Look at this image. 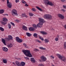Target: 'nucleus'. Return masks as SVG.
<instances>
[{
	"mask_svg": "<svg viewBox=\"0 0 66 66\" xmlns=\"http://www.w3.org/2000/svg\"><path fill=\"white\" fill-rule=\"evenodd\" d=\"M22 51L27 56H29V57H32V55H31L30 50H23Z\"/></svg>",
	"mask_w": 66,
	"mask_h": 66,
	"instance_id": "obj_1",
	"label": "nucleus"
},
{
	"mask_svg": "<svg viewBox=\"0 0 66 66\" xmlns=\"http://www.w3.org/2000/svg\"><path fill=\"white\" fill-rule=\"evenodd\" d=\"M44 2L45 4H47L48 5H50L51 6L54 5V4L52 2L49 1V0H45L44 1Z\"/></svg>",
	"mask_w": 66,
	"mask_h": 66,
	"instance_id": "obj_2",
	"label": "nucleus"
},
{
	"mask_svg": "<svg viewBox=\"0 0 66 66\" xmlns=\"http://www.w3.org/2000/svg\"><path fill=\"white\" fill-rule=\"evenodd\" d=\"M57 56H58L59 58L61 59L62 61H63L64 62H65L66 61V58L65 56H61V55H60L59 54H57Z\"/></svg>",
	"mask_w": 66,
	"mask_h": 66,
	"instance_id": "obj_3",
	"label": "nucleus"
},
{
	"mask_svg": "<svg viewBox=\"0 0 66 66\" xmlns=\"http://www.w3.org/2000/svg\"><path fill=\"white\" fill-rule=\"evenodd\" d=\"M11 13L13 16H14V14L15 16H17L18 15L17 11L15 9H13Z\"/></svg>",
	"mask_w": 66,
	"mask_h": 66,
	"instance_id": "obj_4",
	"label": "nucleus"
},
{
	"mask_svg": "<svg viewBox=\"0 0 66 66\" xmlns=\"http://www.w3.org/2000/svg\"><path fill=\"white\" fill-rule=\"evenodd\" d=\"M38 19L39 22L37 24V27L38 28H40L42 25V19L39 18H38Z\"/></svg>",
	"mask_w": 66,
	"mask_h": 66,
	"instance_id": "obj_5",
	"label": "nucleus"
},
{
	"mask_svg": "<svg viewBox=\"0 0 66 66\" xmlns=\"http://www.w3.org/2000/svg\"><path fill=\"white\" fill-rule=\"evenodd\" d=\"M44 18H47L48 19H51L52 16L49 14H46L44 15Z\"/></svg>",
	"mask_w": 66,
	"mask_h": 66,
	"instance_id": "obj_6",
	"label": "nucleus"
},
{
	"mask_svg": "<svg viewBox=\"0 0 66 66\" xmlns=\"http://www.w3.org/2000/svg\"><path fill=\"white\" fill-rule=\"evenodd\" d=\"M58 17H59L62 19H64V16L62 14H58Z\"/></svg>",
	"mask_w": 66,
	"mask_h": 66,
	"instance_id": "obj_7",
	"label": "nucleus"
},
{
	"mask_svg": "<svg viewBox=\"0 0 66 66\" xmlns=\"http://www.w3.org/2000/svg\"><path fill=\"white\" fill-rule=\"evenodd\" d=\"M42 59L43 62H45L47 60V58L43 55L42 56Z\"/></svg>",
	"mask_w": 66,
	"mask_h": 66,
	"instance_id": "obj_8",
	"label": "nucleus"
},
{
	"mask_svg": "<svg viewBox=\"0 0 66 66\" xmlns=\"http://www.w3.org/2000/svg\"><path fill=\"white\" fill-rule=\"evenodd\" d=\"M2 49L3 51H5V52H7L8 51V49L5 47H3L2 48Z\"/></svg>",
	"mask_w": 66,
	"mask_h": 66,
	"instance_id": "obj_9",
	"label": "nucleus"
},
{
	"mask_svg": "<svg viewBox=\"0 0 66 66\" xmlns=\"http://www.w3.org/2000/svg\"><path fill=\"white\" fill-rule=\"evenodd\" d=\"M7 6L9 8H11L12 7V3H9L7 4Z\"/></svg>",
	"mask_w": 66,
	"mask_h": 66,
	"instance_id": "obj_10",
	"label": "nucleus"
},
{
	"mask_svg": "<svg viewBox=\"0 0 66 66\" xmlns=\"http://www.w3.org/2000/svg\"><path fill=\"white\" fill-rule=\"evenodd\" d=\"M16 64L18 66H21V65L20 64V63L19 62L16 61L15 62Z\"/></svg>",
	"mask_w": 66,
	"mask_h": 66,
	"instance_id": "obj_11",
	"label": "nucleus"
},
{
	"mask_svg": "<svg viewBox=\"0 0 66 66\" xmlns=\"http://www.w3.org/2000/svg\"><path fill=\"white\" fill-rule=\"evenodd\" d=\"M22 29L24 30L25 31H27L28 30L27 27L24 25H23L22 26Z\"/></svg>",
	"mask_w": 66,
	"mask_h": 66,
	"instance_id": "obj_12",
	"label": "nucleus"
},
{
	"mask_svg": "<svg viewBox=\"0 0 66 66\" xmlns=\"http://www.w3.org/2000/svg\"><path fill=\"white\" fill-rule=\"evenodd\" d=\"M29 30L30 31H35V29L32 27H29Z\"/></svg>",
	"mask_w": 66,
	"mask_h": 66,
	"instance_id": "obj_13",
	"label": "nucleus"
},
{
	"mask_svg": "<svg viewBox=\"0 0 66 66\" xmlns=\"http://www.w3.org/2000/svg\"><path fill=\"white\" fill-rule=\"evenodd\" d=\"M30 61L32 63H35V59L33 58H30Z\"/></svg>",
	"mask_w": 66,
	"mask_h": 66,
	"instance_id": "obj_14",
	"label": "nucleus"
},
{
	"mask_svg": "<svg viewBox=\"0 0 66 66\" xmlns=\"http://www.w3.org/2000/svg\"><path fill=\"white\" fill-rule=\"evenodd\" d=\"M7 21H8V20L7 18H3V21H4V22H7Z\"/></svg>",
	"mask_w": 66,
	"mask_h": 66,
	"instance_id": "obj_15",
	"label": "nucleus"
},
{
	"mask_svg": "<svg viewBox=\"0 0 66 66\" xmlns=\"http://www.w3.org/2000/svg\"><path fill=\"white\" fill-rule=\"evenodd\" d=\"M2 41L5 45H6V43H5V40L4 39H2Z\"/></svg>",
	"mask_w": 66,
	"mask_h": 66,
	"instance_id": "obj_16",
	"label": "nucleus"
},
{
	"mask_svg": "<svg viewBox=\"0 0 66 66\" xmlns=\"http://www.w3.org/2000/svg\"><path fill=\"white\" fill-rule=\"evenodd\" d=\"M33 28H34V29H36L37 27V26L36 25V24H34L33 25Z\"/></svg>",
	"mask_w": 66,
	"mask_h": 66,
	"instance_id": "obj_17",
	"label": "nucleus"
},
{
	"mask_svg": "<svg viewBox=\"0 0 66 66\" xmlns=\"http://www.w3.org/2000/svg\"><path fill=\"white\" fill-rule=\"evenodd\" d=\"M22 16L23 17H26V18H27L28 17V16H27V15L25 14L24 13H23L22 14Z\"/></svg>",
	"mask_w": 66,
	"mask_h": 66,
	"instance_id": "obj_18",
	"label": "nucleus"
},
{
	"mask_svg": "<svg viewBox=\"0 0 66 66\" xmlns=\"http://www.w3.org/2000/svg\"><path fill=\"white\" fill-rule=\"evenodd\" d=\"M21 65L22 66H25V63L23 62H21Z\"/></svg>",
	"mask_w": 66,
	"mask_h": 66,
	"instance_id": "obj_19",
	"label": "nucleus"
},
{
	"mask_svg": "<svg viewBox=\"0 0 66 66\" xmlns=\"http://www.w3.org/2000/svg\"><path fill=\"white\" fill-rule=\"evenodd\" d=\"M8 37L9 38V40H11V39H13V37L12 36L9 35L8 36Z\"/></svg>",
	"mask_w": 66,
	"mask_h": 66,
	"instance_id": "obj_20",
	"label": "nucleus"
},
{
	"mask_svg": "<svg viewBox=\"0 0 66 66\" xmlns=\"http://www.w3.org/2000/svg\"><path fill=\"white\" fill-rule=\"evenodd\" d=\"M3 61L4 63H5V64L7 63V59H3Z\"/></svg>",
	"mask_w": 66,
	"mask_h": 66,
	"instance_id": "obj_21",
	"label": "nucleus"
},
{
	"mask_svg": "<svg viewBox=\"0 0 66 66\" xmlns=\"http://www.w3.org/2000/svg\"><path fill=\"white\" fill-rule=\"evenodd\" d=\"M7 22H4L3 21H2L1 22V23L2 24H3V25H5L6 24Z\"/></svg>",
	"mask_w": 66,
	"mask_h": 66,
	"instance_id": "obj_22",
	"label": "nucleus"
},
{
	"mask_svg": "<svg viewBox=\"0 0 66 66\" xmlns=\"http://www.w3.org/2000/svg\"><path fill=\"white\" fill-rule=\"evenodd\" d=\"M4 12V10L2 9L0 10V14H2Z\"/></svg>",
	"mask_w": 66,
	"mask_h": 66,
	"instance_id": "obj_23",
	"label": "nucleus"
},
{
	"mask_svg": "<svg viewBox=\"0 0 66 66\" xmlns=\"http://www.w3.org/2000/svg\"><path fill=\"white\" fill-rule=\"evenodd\" d=\"M26 34L27 36H29V37L31 36L32 35L31 34L28 32H27L26 33Z\"/></svg>",
	"mask_w": 66,
	"mask_h": 66,
	"instance_id": "obj_24",
	"label": "nucleus"
},
{
	"mask_svg": "<svg viewBox=\"0 0 66 66\" xmlns=\"http://www.w3.org/2000/svg\"><path fill=\"white\" fill-rule=\"evenodd\" d=\"M33 36L34 37H36V38H37V34L36 33H35L34 34Z\"/></svg>",
	"mask_w": 66,
	"mask_h": 66,
	"instance_id": "obj_25",
	"label": "nucleus"
},
{
	"mask_svg": "<svg viewBox=\"0 0 66 66\" xmlns=\"http://www.w3.org/2000/svg\"><path fill=\"white\" fill-rule=\"evenodd\" d=\"M44 42H45V43H47L49 42V40L47 39H45L44 40Z\"/></svg>",
	"mask_w": 66,
	"mask_h": 66,
	"instance_id": "obj_26",
	"label": "nucleus"
},
{
	"mask_svg": "<svg viewBox=\"0 0 66 66\" xmlns=\"http://www.w3.org/2000/svg\"><path fill=\"white\" fill-rule=\"evenodd\" d=\"M36 7L38 9V10H39V11H42V9L40 8L38 6H36Z\"/></svg>",
	"mask_w": 66,
	"mask_h": 66,
	"instance_id": "obj_27",
	"label": "nucleus"
},
{
	"mask_svg": "<svg viewBox=\"0 0 66 66\" xmlns=\"http://www.w3.org/2000/svg\"><path fill=\"white\" fill-rule=\"evenodd\" d=\"M18 43H21L22 42V40L21 39H19V40L18 41Z\"/></svg>",
	"mask_w": 66,
	"mask_h": 66,
	"instance_id": "obj_28",
	"label": "nucleus"
},
{
	"mask_svg": "<svg viewBox=\"0 0 66 66\" xmlns=\"http://www.w3.org/2000/svg\"><path fill=\"white\" fill-rule=\"evenodd\" d=\"M45 22V21L43 19H42V25H43L44 22Z\"/></svg>",
	"mask_w": 66,
	"mask_h": 66,
	"instance_id": "obj_29",
	"label": "nucleus"
},
{
	"mask_svg": "<svg viewBox=\"0 0 66 66\" xmlns=\"http://www.w3.org/2000/svg\"><path fill=\"white\" fill-rule=\"evenodd\" d=\"M20 38H19V37H16V38H15V40H16V42H18L19 40V39Z\"/></svg>",
	"mask_w": 66,
	"mask_h": 66,
	"instance_id": "obj_30",
	"label": "nucleus"
},
{
	"mask_svg": "<svg viewBox=\"0 0 66 66\" xmlns=\"http://www.w3.org/2000/svg\"><path fill=\"white\" fill-rule=\"evenodd\" d=\"M42 33L43 35H46V34H47V33L44 31H42Z\"/></svg>",
	"mask_w": 66,
	"mask_h": 66,
	"instance_id": "obj_31",
	"label": "nucleus"
},
{
	"mask_svg": "<svg viewBox=\"0 0 66 66\" xmlns=\"http://www.w3.org/2000/svg\"><path fill=\"white\" fill-rule=\"evenodd\" d=\"M0 30H1L2 32H3L4 31V30L3 28H2V27H0Z\"/></svg>",
	"mask_w": 66,
	"mask_h": 66,
	"instance_id": "obj_32",
	"label": "nucleus"
},
{
	"mask_svg": "<svg viewBox=\"0 0 66 66\" xmlns=\"http://www.w3.org/2000/svg\"><path fill=\"white\" fill-rule=\"evenodd\" d=\"M9 29H10L11 28V25L10 24H8Z\"/></svg>",
	"mask_w": 66,
	"mask_h": 66,
	"instance_id": "obj_33",
	"label": "nucleus"
},
{
	"mask_svg": "<svg viewBox=\"0 0 66 66\" xmlns=\"http://www.w3.org/2000/svg\"><path fill=\"white\" fill-rule=\"evenodd\" d=\"M29 15L30 16H33V15H34V14H33V13H29Z\"/></svg>",
	"mask_w": 66,
	"mask_h": 66,
	"instance_id": "obj_34",
	"label": "nucleus"
},
{
	"mask_svg": "<svg viewBox=\"0 0 66 66\" xmlns=\"http://www.w3.org/2000/svg\"><path fill=\"white\" fill-rule=\"evenodd\" d=\"M34 51H35V52H37V51H39V50L36 48H35L34 49Z\"/></svg>",
	"mask_w": 66,
	"mask_h": 66,
	"instance_id": "obj_35",
	"label": "nucleus"
},
{
	"mask_svg": "<svg viewBox=\"0 0 66 66\" xmlns=\"http://www.w3.org/2000/svg\"><path fill=\"white\" fill-rule=\"evenodd\" d=\"M22 3H24V4H26V3H27L24 0L22 1Z\"/></svg>",
	"mask_w": 66,
	"mask_h": 66,
	"instance_id": "obj_36",
	"label": "nucleus"
},
{
	"mask_svg": "<svg viewBox=\"0 0 66 66\" xmlns=\"http://www.w3.org/2000/svg\"><path fill=\"white\" fill-rule=\"evenodd\" d=\"M64 47L66 49V42H64Z\"/></svg>",
	"mask_w": 66,
	"mask_h": 66,
	"instance_id": "obj_37",
	"label": "nucleus"
},
{
	"mask_svg": "<svg viewBox=\"0 0 66 66\" xmlns=\"http://www.w3.org/2000/svg\"><path fill=\"white\" fill-rule=\"evenodd\" d=\"M35 41L36 42H38V43H40V41H39V40L37 39H36L35 40Z\"/></svg>",
	"mask_w": 66,
	"mask_h": 66,
	"instance_id": "obj_38",
	"label": "nucleus"
},
{
	"mask_svg": "<svg viewBox=\"0 0 66 66\" xmlns=\"http://www.w3.org/2000/svg\"><path fill=\"white\" fill-rule=\"evenodd\" d=\"M6 39L7 41H9L10 40V39H9V38H6Z\"/></svg>",
	"mask_w": 66,
	"mask_h": 66,
	"instance_id": "obj_39",
	"label": "nucleus"
},
{
	"mask_svg": "<svg viewBox=\"0 0 66 66\" xmlns=\"http://www.w3.org/2000/svg\"><path fill=\"white\" fill-rule=\"evenodd\" d=\"M10 23L11 24H12L13 26H15V24L14 23L12 22H11Z\"/></svg>",
	"mask_w": 66,
	"mask_h": 66,
	"instance_id": "obj_40",
	"label": "nucleus"
},
{
	"mask_svg": "<svg viewBox=\"0 0 66 66\" xmlns=\"http://www.w3.org/2000/svg\"><path fill=\"white\" fill-rule=\"evenodd\" d=\"M46 49L45 48H44L43 47H42V50H46Z\"/></svg>",
	"mask_w": 66,
	"mask_h": 66,
	"instance_id": "obj_41",
	"label": "nucleus"
},
{
	"mask_svg": "<svg viewBox=\"0 0 66 66\" xmlns=\"http://www.w3.org/2000/svg\"><path fill=\"white\" fill-rule=\"evenodd\" d=\"M32 11H34V12H35V11H36V10H35V9L32 8Z\"/></svg>",
	"mask_w": 66,
	"mask_h": 66,
	"instance_id": "obj_42",
	"label": "nucleus"
},
{
	"mask_svg": "<svg viewBox=\"0 0 66 66\" xmlns=\"http://www.w3.org/2000/svg\"><path fill=\"white\" fill-rule=\"evenodd\" d=\"M12 46H13V45H12V44H10L9 46V47H10L11 48V47H12Z\"/></svg>",
	"mask_w": 66,
	"mask_h": 66,
	"instance_id": "obj_43",
	"label": "nucleus"
},
{
	"mask_svg": "<svg viewBox=\"0 0 66 66\" xmlns=\"http://www.w3.org/2000/svg\"><path fill=\"white\" fill-rule=\"evenodd\" d=\"M55 40L56 41H58L59 40V39L57 38H56L55 39Z\"/></svg>",
	"mask_w": 66,
	"mask_h": 66,
	"instance_id": "obj_44",
	"label": "nucleus"
},
{
	"mask_svg": "<svg viewBox=\"0 0 66 66\" xmlns=\"http://www.w3.org/2000/svg\"><path fill=\"white\" fill-rule=\"evenodd\" d=\"M63 8H64V9H66V5H64L63 6Z\"/></svg>",
	"mask_w": 66,
	"mask_h": 66,
	"instance_id": "obj_45",
	"label": "nucleus"
},
{
	"mask_svg": "<svg viewBox=\"0 0 66 66\" xmlns=\"http://www.w3.org/2000/svg\"><path fill=\"white\" fill-rule=\"evenodd\" d=\"M25 59H27V60H29V59L28 57H24Z\"/></svg>",
	"mask_w": 66,
	"mask_h": 66,
	"instance_id": "obj_46",
	"label": "nucleus"
},
{
	"mask_svg": "<svg viewBox=\"0 0 66 66\" xmlns=\"http://www.w3.org/2000/svg\"><path fill=\"white\" fill-rule=\"evenodd\" d=\"M19 20H15V21L16 22H17V23H18L19 22Z\"/></svg>",
	"mask_w": 66,
	"mask_h": 66,
	"instance_id": "obj_47",
	"label": "nucleus"
},
{
	"mask_svg": "<svg viewBox=\"0 0 66 66\" xmlns=\"http://www.w3.org/2000/svg\"><path fill=\"white\" fill-rule=\"evenodd\" d=\"M61 11H63V12H65V10H64V9H62V10H61Z\"/></svg>",
	"mask_w": 66,
	"mask_h": 66,
	"instance_id": "obj_48",
	"label": "nucleus"
},
{
	"mask_svg": "<svg viewBox=\"0 0 66 66\" xmlns=\"http://www.w3.org/2000/svg\"><path fill=\"white\" fill-rule=\"evenodd\" d=\"M39 37L40 39H42V37L40 36H39Z\"/></svg>",
	"mask_w": 66,
	"mask_h": 66,
	"instance_id": "obj_49",
	"label": "nucleus"
},
{
	"mask_svg": "<svg viewBox=\"0 0 66 66\" xmlns=\"http://www.w3.org/2000/svg\"><path fill=\"white\" fill-rule=\"evenodd\" d=\"M15 2L16 3H17V2H19V0H16Z\"/></svg>",
	"mask_w": 66,
	"mask_h": 66,
	"instance_id": "obj_50",
	"label": "nucleus"
},
{
	"mask_svg": "<svg viewBox=\"0 0 66 66\" xmlns=\"http://www.w3.org/2000/svg\"><path fill=\"white\" fill-rule=\"evenodd\" d=\"M26 4L24 5L25 6H28V5L27 4Z\"/></svg>",
	"mask_w": 66,
	"mask_h": 66,
	"instance_id": "obj_51",
	"label": "nucleus"
},
{
	"mask_svg": "<svg viewBox=\"0 0 66 66\" xmlns=\"http://www.w3.org/2000/svg\"><path fill=\"white\" fill-rule=\"evenodd\" d=\"M23 45L24 46H25V47H26V46H27V45L25 43H23Z\"/></svg>",
	"mask_w": 66,
	"mask_h": 66,
	"instance_id": "obj_52",
	"label": "nucleus"
},
{
	"mask_svg": "<svg viewBox=\"0 0 66 66\" xmlns=\"http://www.w3.org/2000/svg\"><path fill=\"white\" fill-rule=\"evenodd\" d=\"M51 57H52V58L53 59H54V56H51Z\"/></svg>",
	"mask_w": 66,
	"mask_h": 66,
	"instance_id": "obj_53",
	"label": "nucleus"
},
{
	"mask_svg": "<svg viewBox=\"0 0 66 66\" xmlns=\"http://www.w3.org/2000/svg\"><path fill=\"white\" fill-rule=\"evenodd\" d=\"M7 4H8V3H10V2H9V0H7Z\"/></svg>",
	"mask_w": 66,
	"mask_h": 66,
	"instance_id": "obj_54",
	"label": "nucleus"
},
{
	"mask_svg": "<svg viewBox=\"0 0 66 66\" xmlns=\"http://www.w3.org/2000/svg\"><path fill=\"white\" fill-rule=\"evenodd\" d=\"M61 1H62V2H65V0H61Z\"/></svg>",
	"mask_w": 66,
	"mask_h": 66,
	"instance_id": "obj_55",
	"label": "nucleus"
},
{
	"mask_svg": "<svg viewBox=\"0 0 66 66\" xmlns=\"http://www.w3.org/2000/svg\"><path fill=\"white\" fill-rule=\"evenodd\" d=\"M42 40L43 41H44V38H42Z\"/></svg>",
	"mask_w": 66,
	"mask_h": 66,
	"instance_id": "obj_56",
	"label": "nucleus"
},
{
	"mask_svg": "<svg viewBox=\"0 0 66 66\" xmlns=\"http://www.w3.org/2000/svg\"><path fill=\"white\" fill-rule=\"evenodd\" d=\"M4 15H6V16H8L9 15L7 14H4Z\"/></svg>",
	"mask_w": 66,
	"mask_h": 66,
	"instance_id": "obj_57",
	"label": "nucleus"
},
{
	"mask_svg": "<svg viewBox=\"0 0 66 66\" xmlns=\"http://www.w3.org/2000/svg\"><path fill=\"white\" fill-rule=\"evenodd\" d=\"M39 66H42V64H39Z\"/></svg>",
	"mask_w": 66,
	"mask_h": 66,
	"instance_id": "obj_58",
	"label": "nucleus"
},
{
	"mask_svg": "<svg viewBox=\"0 0 66 66\" xmlns=\"http://www.w3.org/2000/svg\"><path fill=\"white\" fill-rule=\"evenodd\" d=\"M13 63V64H14V65H15V63H14V62H13V63Z\"/></svg>",
	"mask_w": 66,
	"mask_h": 66,
	"instance_id": "obj_59",
	"label": "nucleus"
},
{
	"mask_svg": "<svg viewBox=\"0 0 66 66\" xmlns=\"http://www.w3.org/2000/svg\"><path fill=\"white\" fill-rule=\"evenodd\" d=\"M64 28L65 29H66V25L64 26Z\"/></svg>",
	"mask_w": 66,
	"mask_h": 66,
	"instance_id": "obj_60",
	"label": "nucleus"
},
{
	"mask_svg": "<svg viewBox=\"0 0 66 66\" xmlns=\"http://www.w3.org/2000/svg\"><path fill=\"white\" fill-rule=\"evenodd\" d=\"M42 66H44V64H42Z\"/></svg>",
	"mask_w": 66,
	"mask_h": 66,
	"instance_id": "obj_61",
	"label": "nucleus"
},
{
	"mask_svg": "<svg viewBox=\"0 0 66 66\" xmlns=\"http://www.w3.org/2000/svg\"><path fill=\"white\" fill-rule=\"evenodd\" d=\"M5 1V0H2V1H3V2H4Z\"/></svg>",
	"mask_w": 66,
	"mask_h": 66,
	"instance_id": "obj_62",
	"label": "nucleus"
},
{
	"mask_svg": "<svg viewBox=\"0 0 66 66\" xmlns=\"http://www.w3.org/2000/svg\"><path fill=\"white\" fill-rule=\"evenodd\" d=\"M39 48H40V49H42V47H39Z\"/></svg>",
	"mask_w": 66,
	"mask_h": 66,
	"instance_id": "obj_63",
	"label": "nucleus"
},
{
	"mask_svg": "<svg viewBox=\"0 0 66 66\" xmlns=\"http://www.w3.org/2000/svg\"><path fill=\"white\" fill-rule=\"evenodd\" d=\"M52 66H54V65L52 64Z\"/></svg>",
	"mask_w": 66,
	"mask_h": 66,
	"instance_id": "obj_64",
	"label": "nucleus"
}]
</instances>
